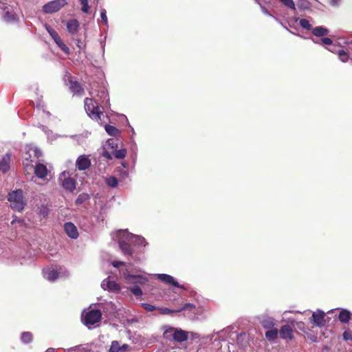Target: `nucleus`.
I'll use <instances>...</instances> for the list:
<instances>
[{"label":"nucleus","instance_id":"obj_48","mask_svg":"<svg viewBox=\"0 0 352 352\" xmlns=\"http://www.w3.org/2000/svg\"><path fill=\"white\" fill-rule=\"evenodd\" d=\"M16 222L22 223V222H23V221H22V220H20V219H17L16 218H15V219H14L12 221L11 223H12V224H14V223H15Z\"/></svg>","mask_w":352,"mask_h":352},{"label":"nucleus","instance_id":"obj_42","mask_svg":"<svg viewBox=\"0 0 352 352\" xmlns=\"http://www.w3.org/2000/svg\"><path fill=\"white\" fill-rule=\"evenodd\" d=\"M340 1H341V0H329V3L332 6H336L340 4Z\"/></svg>","mask_w":352,"mask_h":352},{"label":"nucleus","instance_id":"obj_25","mask_svg":"<svg viewBox=\"0 0 352 352\" xmlns=\"http://www.w3.org/2000/svg\"><path fill=\"white\" fill-rule=\"evenodd\" d=\"M21 340L24 344H29L33 341V334L30 331H24L21 333Z\"/></svg>","mask_w":352,"mask_h":352},{"label":"nucleus","instance_id":"obj_50","mask_svg":"<svg viewBox=\"0 0 352 352\" xmlns=\"http://www.w3.org/2000/svg\"><path fill=\"white\" fill-rule=\"evenodd\" d=\"M299 22H301V23H303V22H308V21H307V20H306V19H300V21H299Z\"/></svg>","mask_w":352,"mask_h":352},{"label":"nucleus","instance_id":"obj_18","mask_svg":"<svg viewBox=\"0 0 352 352\" xmlns=\"http://www.w3.org/2000/svg\"><path fill=\"white\" fill-rule=\"evenodd\" d=\"M119 247L124 254L132 255L134 252L131 245L124 240L119 241Z\"/></svg>","mask_w":352,"mask_h":352},{"label":"nucleus","instance_id":"obj_49","mask_svg":"<svg viewBox=\"0 0 352 352\" xmlns=\"http://www.w3.org/2000/svg\"><path fill=\"white\" fill-rule=\"evenodd\" d=\"M82 5L88 4V0H80Z\"/></svg>","mask_w":352,"mask_h":352},{"label":"nucleus","instance_id":"obj_35","mask_svg":"<svg viewBox=\"0 0 352 352\" xmlns=\"http://www.w3.org/2000/svg\"><path fill=\"white\" fill-rule=\"evenodd\" d=\"M130 349V346L127 344H124L122 346L120 345L119 342L118 341V349L116 350L117 352L120 351H126Z\"/></svg>","mask_w":352,"mask_h":352},{"label":"nucleus","instance_id":"obj_43","mask_svg":"<svg viewBox=\"0 0 352 352\" xmlns=\"http://www.w3.org/2000/svg\"><path fill=\"white\" fill-rule=\"evenodd\" d=\"M303 29L309 30L311 27V23H300Z\"/></svg>","mask_w":352,"mask_h":352},{"label":"nucleus","instance_id":"obj_7","mask_svg":"<svg viewBox=\"0 0 352 352\" xmlns=\"http://www.w3.org/2000/svg\"><path fill=\"white\" fill-rule=\"evenodd\" d=\"M59 180L62 182V186L66 190L69 192L74 191L76 188L75 180L71 178L68 173L63 172L59 176Z\"/></svg>","mask_w":352,"mask_h":352},{"label":"nucleus","instance_id":"obj_45","mask_svg":"<svg viewBox=\"0 0 352 352\" xmlns=\"http://www.w3.org/2000/svg\"><path fill=\"white\" fill-rule=\"evenodd\" d=\"M82 10L84 12H88V10H89V6H88V4H85V5H82Z\"/></svg>","mask_w":352,"mask_h":352},{"label":"nucleus","instance_id":"obj_53","mask_svg":"<svg viewBox=\"0 0 352 352\" xmlns=\"http://www.w3.org/2000/svg\"><path fill=\"white\" fill-rule=\"evenodd\" d=\"M256 1L258 2V0H256Z\"/></svg>","mask_w":352,"mask_h":352},{"label":"nucleus","instance_id":"obj_3","mask_svg":"<svg viewBox=\"0 0 352 352\" xmlns=\"http://www.w3.org/2000/svg\"><path fill=\"white\" fill-rule=\"evenodd\" d=\"M8 199L10 202V207L18 212H21L25 206L23 190L21 189L10 192Z\"/></svg>","mask_w":352,"mask_h":352},{"label":"nucleus","instance_id":"obj_15","mask_svg":"<svg viewBox=\"0 0 352 352\" xmlns=\"http://www.w3.org/2000/svg\"><path fill=\"white\" fill-rule=\"evenodd\" d=\"M195 306L192 303H186L180 309H170L168 308H163L161 310V314L164 315H169L173 313H178L183 310L195 309Z\"/></svg>","mask_w":352,"mask_h":352},{"label":"nucleus","instance_id":"obj_9","mask_svg":"<svg viewBox=\"0 0 352 352\" xmlns=\"http://www.w3.org/2000/svg\"><path fill=\"white\" fill-rule=\"evenodd\" d=\"M280 337L283 340H292L294 337V329L289 324L283 325L279 330Z\"/></svg>","mask_w":352,"mask_h":352},{"label":"nucleus","instance_id":"obj_51","mask_svg":"<svg viewBox=\"0 0 352 352\" xmlns=\"http://www.w3.org/2000/svg\"><path fill=\"white\" fill-rule=\"evenodd\" d=\"M329 51L330 52H334V50L333 49H331V48H327Z\"/></svg>","mask_w":352,"mask_h":352},{"label":"nucleus","instance_id":"obj_52","mask_svg":"<svg viewBox=\"0 0 352 352\" xmlns=\"http://www.w3.org/2000/svg\"><path fill=\"white\" fill-rule=\"evenodd\" d=\"M46 352H54V351H53V350H52V349H47V351H46Z\"/></svg>","mask_w":352,"mask_h":352},{"label":"nucleus","instance_id":"obj_6","mask_svg":"<svg viewBox=\"0 0 352 352\" xmlns=\"http://www.w3.org/2000/svg\"><path fill=\"white\" fill-rule=\"evenodd\" d=\"M45 27L50 34V35L53 38L54 41L56 43V44L59 47V48L65 54H69V47L64 43L63 40L61 39L59 34L52 28H51L47 23H45Z\"/></svg>","mask_w":352,"mask_h":352},{"label":"nucleus","instance_id":"obj_28","mask_svg":"<svg viewBox=\"0 0 352 352\" xmlns=\"http://www.w3.org/2000/svg\"><path fill=\"white\" fill-rule=\"evenodd\" d=\"M281 2L285 6L288 8H290L293 10L296 9L295 4H296L293 0H278Z\"/></svg>","mask_w":352,"mask_h":352},{"label":"nucleus","instance_id":"obj_19","mask_svg":"<svg viewBox=\"0 0 352 352\" xmlns=\"http://www.w3.org/2000/svg\"><path fill=\"white\" fill-rule=\"evenodd\" d=\"M32 154L34 155V158H35L36 160H38L42 155V153L38 148H35V147L34 148L31 147L26 152L25 158L28 157L29 159V161L33 160L32 159H31Z\"/></svg>","mask_w":352,"mask_h":352},{"label":"nucleus","instance_id":"obj_33","mask_svg":"<svg viewBox=\"0 0 352 352\" xmlns=\"http://www.w3.org/2000/svg\"><path fill=\"white\" fill-rule=\"evenodd\" d=\"M130 291L136 296H141L142 294V289L139 286H133L131 287Z\"/></svg>","mask_w":352,"mask_h":352},{"label":"nucleus","instance_id":"obj_11","mask_svg":"<svg viewBox=\"0 0 352 352\" xmlns=\"http://www.w3.org/2000/svg\"><path fill=\"white\" fill-rule=\"evenodd\" d=\"M157 278L167 285H173L179 288H184V287L180 285L178 282L176 281L175 278L170 275L160 274L157 275Z\"/></svg>","mask_w":352,"mask_h":352},{"label":"nucleus","instance_id":"obj_27","mask_svg":"<svg viewBox=\"0 0 352 352\" xmlns=\"http://www.w3.org/2000/svg\"><path fill=\"white\" fill-rule=\"evenodd\" d=\"M106 184L111 188H116L118 185V179L116 177L111 176L105 179Z\"/></svg>","mask_w":352,"mask_h":352},{"label":"nucleus","instance_id":"obj_21","mask_svg":"<svg viewBox=\"0 0 352 352\" xmlns=\"http://www.w3.org/2000/svg\"><path fill=\"white\" fill-rule=\"evenodd\" d=\"M351 317V314L346 310L343 309L340 312L338 316L339 320L342 323H348Z\"/></svg>","mask_w":352,"mask_h":352},{"label":"nucleus","instance_id":"obj_10","mask_svg":"<svg viewBox=\"0 0 352 352\" xmlns=\"http://www.w3.org/2000/svg\"><path fill=\"white\" fill-rule=\"evenodd\" d=\"M64 230L71 239H76L79 236L76 226L72 222H67L64 224Z\"/></svg>","mask_w":352,"mask_h":352},{"label":"nucleus","instance_id":"obj_17","mask_svg":"<svg viewBox=\"0 0 352 352\" xmlns=\"http://www.w3.org/2000/svg\"><path fill=\"white\" fill-rule=\"evenodd\" d=\"M69 88L74 94L78 96H82L85 92L84 88L78 81L69 80Z\"/></svg>","mask_w":352,"mask_h":352},{"label":"nucleus","instance_id":"obj_39","mask_svg":"<svg viewBox=\"0 0 352 352\" xmlns=\"http://www.w3.org/2000/svg\"><path fill=\"white\" fill-rule=\"evenodd\" d=\"M321 43L324 45H332L333 41L330 38L324 37L321 38Z\"/></svg>","mask_w":352,"mask_h":352},{"label":"nucleus","instance_id":"obj_12","mask_svg":"<svg viewBox=\"0 0 352 352\" xmlns=\"http://www.w3.org/2000/svg\"><path fill=\"white\" fill-rule=\"evenodd\" d=\"M90 165V160L85 155H80L78 157L76 162V166L80 170H85L87 169Z\"/></svg>","mask_w":352,"mask_h":352},{"label":"nucleus","instance_id":"obj_24","mask_svg":"<svg viewBox=\"0 0 352 352\" xmlns=\"http://www.w3.org/2000/svg\"><path fill=\"white\" fill-rule=\"evenodd\" d=\"M104 128L106 132L111 136L117 137L120 133V131L114 126L106 124Z\"/></svg>","mask_w":352,"mask_h":352},{"label":"nucleus","instance_id":"obj_46","mask_svg":"<svg viewBox=\"0 0 352 352\" xmlns=\"http://www.w3.org/2000/svg\"><path fill=\"white\" fill-rule=\"evenodd\" d=\"M81 196L79 195L78 197L76 199V203L77 204H81L83 202L82 199L80 197Z\"/></svg>","mask_w":352,"mask_h":352},{"label":"nucleus","instance_id":"obj_30","mask_svg":"<svg viewBox=\"0 0 352 352\" xmlns=\"http://www.w3.org/2000/svg\"><path fill=\"white\" fill-rule=\"evenodd\" d=\"M126 151L125 149L116 150L113 155L117 159H123L125 157Z\"/></svg>","mask_w":352,"mask_h":352},{"label":"nucleus","instance_id":"obj_31","mask_svg":"<svg viewBox=\"0 0 352 352\" xmlns=\"http://www.w3.org/2000/svg\"><path fill=\"white\" fill-rule=\"evenodd\" d=\"M59 276V273L56 270H51L48 272L47 279L50 281H54Z\"/></svg>","mask_w":352,"mask_h":352},{"label":"nucleus","instance_id":"obj_14","mask_svg":"<svg viewBox=\"0 0 352 352\" xmlns=\"http://www.w3.org/2000/svg\"><path fill=\"white\" fill-rule=\"evenodd\" d=\"M34 174L38 178L43 179L48 174L47 166L41 163H38L34 168Z\"/></svg>","mask_w":352,"mask_h":352},{"label":"nucleus","instance_id":"obj_5","mask_svg":"<svg viewBox=\"0 0 352 352\" xmlns=\"http://www.w3.org/2000/svg\"><path fill=\"white\" fill-rule=\"evenodd\" d=\"M67 4L66 0H53L43 6V11L46 14H52L59 11Z\"/></svg>","mask_w":352,"mask_h":352},{"label":"nucleus","instance_id":"obj_20","mask_svg":"<svg viewBox=\"0 0 352 352\" xmlns=\"http://www.w3.org/2000/svg\"><path fill=\"white\" fill-rule=\"evenodd\" d=\"M329 32V30L322 26H318L312 29V34L318 37L326 36Z\"/></svg>","mask_w":352,"mask_h":352},{"label":"nucleus","instance_id":"obj_13","mask_svg":"<svg viewBox=\"0 0 352 352\" xmlns=\"http://www.w3.org/2000/svg\"><path fill=\"white\" fill-rule=\"evenodd\" d=\"M311 320L316 326L322 327L325 325L324 313L323 311H318L313 313Z\"/></svg>","mask_w":352,"mask_h":352},{"label":"nucleus","instance_id":"obj_41","mask_svg":"<svg viewBox=\"0 0 352 352\" xmlns=\"http://www.w3.org/2000/svg\"><path fill=\"white\" fill-rule=\"evenodd\" d=\"M100 16L102 18V22H107V16L105 10L103 9L100 11Z\"/></svg>","mask_w":352,"mask_h":352},{"label":"nucleus","instance_id":"obj_38","mask_svg":"<svg viewBox=\"0 0 352 352\" xmlns=\"http://www.w3.org/2000/svg\"><path fill=\"white\" fill-rule=\"evenodd\" d=\"M343 339L346 341L352 340V333L349 331H345L342 334Z\"/></svg>","mask_w":352,"mask_h":352},{"label":"nucleus","instance_id":"obj_4","mask_svg":"<svg viewBox=\"0 0 352 352\" xmlns=\"http://www.w3.org/2000/svg\"><path fill=\"white\" fill-rule=\"evenodd\" d=\"M102 318V312L99 309H91L86 313L84 317V324L89 328L99 322Z\"/></svg>","mask_w":352,"mask_h":352},{"label":"nucleus","instance_id":"obj_29","mask_svg":"<svg viewBox=\"0 0 352 352\" xmlns=\"http://www.w3.org/2000/svg\"><path fill=\"white\" fill-rule=\"evenodd\" d=\"M338 55L340 60L344 63L346 62L349 60V54L343 50H340L338 52Z\"/></svg>","mask_w":352,"mask_h":352},{"label":"nucleus","instance_id":"obj_44","mask_svg":"<svg viewBox=\"0 0 352 352\" xmlns=\"http://www.w3.org/2000/svg\"><path fill=\"white\" fill-rule=\"evenodd\" d=\"M308 338L310 339V340L313 342H318V338L316 336L314 335H309Z\"/></svg>","mask_w":352,"mask_h":352},{"label":"nucleus","instance_id":"obj_8","mask_svg":"<svg viewBox=\"0 0 352 352\" xmlns=\"http://www.w3.org/2000/svg\"><path fill=\"white\" fill-rule=\"evenodd\" d=\"M101 287L104 290H107L111 292L118 293L120 292V286L114 280H111L109 278H105L101 283Z\"/></svg>","mask_w":352,"mask_h":352},{"label":"nucleus","instance_id":"obj_1","mask_svg":"<svg viewBox=\"0 0 352 352\" xmlns=\"http://www.w3.org/2000/svg\"><path fill=\"white\" fill-rule=\"evenodd\" d=\"M163 337L170 341L177 342H184L188 340V333L186 331L172 327H168L165 329Z\"/></svg>","mask_w":352,"mask_h":352},{"label":"nucleus","instance_id":"obj_22","mask_svg":"<svg viewBox=\"0 0 352 352\" xmlns=\"http://www.w3.org/2000/svg\"><path fill=\"white\" fill-rule=\"evenodd\" d=\"M278 333L279 331L276 328L269 329L265 332V338L267 340L272 342L278 338Z\"/></svg>","mask_w":352,"mask_h":352},{"label":"nucleus","instance_id":"obj_37","mask_svg":"<svg viewBox=\"0 0 352 352\" xmlns=\"http://www.w3.org/2000/svg\"><path fill=\"white\" fill-rule=\"evenodd\" d=\"M118 349V341L113 340L111 342V346L108 351V352H117L116 350Z\"/></svg>","mask_w":352,"mask_h":352},{"label":"nucleus","instance_id":"obj_2","mask_svg":"<svg viewBox=\"0 0 352 352\" xmlns=\"http://www.w3.org/2000/svg\"><path fill=\"white\" fill-rule=\"evenodd\" d=\"M85 109L87 115L96 121L101 120V116L103 115L102 111L100 110L97 102L92 98H86L84 100Z\"/></svg>","mask_w":352,"mask_h":352},{"label":"nucleus","instance_id":"obj_34","mask_svg":"<svg viewBox=\"0 0 352 352\" xmlns=\"http://www.w3.org/2000/svg\"><path fill=\"white\" fill-rule=\"evenodd\" d=\"M295 3L300 8H307L309 7V3L307 0H296Z\"/></svg>","mask_w":352,"mask_h":352},{"label":"nucleus","instance_id":"obj_23","mask_svg":"<svg viewBox=\"0 0 352 352\" xmlns=\"http://www.w3.org/2000/svg\"><path fill=\"white\" fill-rule=\"evenodd\" d=\"M262 327L266 329H274L275 326L274 320L272 318H266L261 321Z\"/></svg>","mask_w":352,"mask_h":352},{"label":"nucleus","instance_id":"obj_32","mask_svg":"<svg viewBox=\"0 0 352 352\" xmlns=\"http://www.w3.org/2000/svg\"><path fill=\"white\" fill-rule=\"evenodd\" d=\"M67 30L74 34L78 30V23H67Z\"/></svg>","mask_w":352,"mask_h":352},{"label":"nucleus","instance_id":"obj_40","mask_svg":"<svg viewBox=\"0 0 352 352\" xmlns=\"http://www.w3.org/2000/svg\"><path fill=\"white\" fill-rule=\"evenodd\" d=\"M124 264H125L124 262L119 261H115L112 263L113 266L115 267H117V268H118L121 266H124Z\"/></svg>","mask_w":352,"mask_h":352},{"label":"nucleus","instance_id":"obj_16","mask_svg":"<svg viewBox=\"0 0 352 352\" xmlns=\"http://www.w3.org/2000/svg\"><path fill=\"white\" fill-rule=\"evenodd\" d=\"M11 161V155L6 153L2 157L0 161V171L3 173H6L10 170V164Z\"/></svg>","mask_w":352,"mask_h":352},{"label":"nucleus","instance_id":"obj_36","mask_svg":"<svg viewBox=\"0 0 352 352\" xmlns=\"http://www.w3.org/2000/svg\"><path fill=\"white\" fill-rule=\"evenodd\" d=\"M142 307L148 311H153L156 309L155 306L148 303H142Z\"/></svg>","mask_w":352,"mask_h":352},{"label":"nucleus","instance_id":"obj_26","mask_svg":"<svg viewBox=\"0 0 352 352\" xmlns=\"http://www.w3.org/2000/svg\"><path fill=\"white\" fill-rule=\"evenodd\" d=\"M34 160H30L29 161V159L28 157H25L23 162V168L24 171L26 173H30V171L34 170V165L32 164V162Z\"/></svg>","mask_w":352,"mask_h":352},{"label":"nucleus","instance_id":"obj_47","mask_svg":"<svg viewBox=\"0 0 352 352\" xmlns=\"http://www.w3.org/2000/svg\"><path fill=\"white\" fill-rule=\"evenodd\" d=\"M76 44L80 50L82 47V43L79 39H76Z\"/></svg>","mask_w":352,"mask_h":352}]
</instances>
